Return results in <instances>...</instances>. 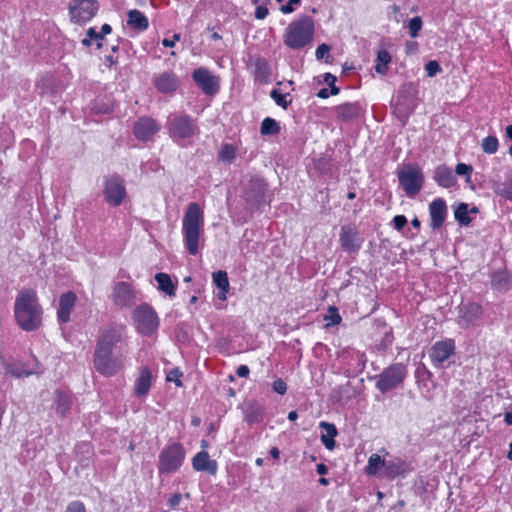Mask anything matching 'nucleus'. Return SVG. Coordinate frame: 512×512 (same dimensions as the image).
Wrapping results in <instances>:
<instances>
[{
  "label": "nucleus",
  "instance_id": "obj_1",
  "mask_svg": "<svg viewBox=\"0 0 512 512\" xmlns=\"http://www.w3.org/2000/svg\"><path fill=\"white\" fill-rule=\"evenodd\" d=\"M14 316L19 327L27 332L42 325L43 309L33 289L19 291L14 302Z\"/></svg>",
  "mask_w": 512,
  "mask_h": 512
},
{
  "label": "nucleus",
  "instance_id": "obj_2",
  "mask_svg": "<svg viewBox=\"0 0 512 512\" xmlns=\"http://www.w3.org/2000/svg\"><path fill=\"white\" fill-rule=\"evenodd\" d=\"M204 211L197 202H191L183 216V243L190 255H197L204 242Z\"/></svg>",
  "mask_w": 512,
  "mask_h": 512
},
{
  "label": "nucleus",
  "instance_id": "obj_3",
  "mask_svg": "<svg viewBox=\"0 0 512 512\" xmlns=\"http://www.w3.org/2000/svg\"><path fill=\"white\" fill-rule=\"evenodd\" d=\"M314 34L313 19L307 15L301 16L288 24L283 35V42L292 50H300L312 43Z\"/></svg>",
  "mask_w": 512,
  "mask_h": 512
},
{
  "label": "nucleus",
  "instance_id": "obj_4",
  "mask_svg": "<svg viewBox=\"0 0 512 512\" xmlns=\"http://www.w3.org/2000/svg\"><path fill=\"white\" fill-rule=\"evenodd\" d=\"M165 128L172 141L184 146L185 141H190L200 132L197 122L186 113H172L167 117Z\"/></svg>",
  "mask_w": 512,
  "mask_h": 512
},
{
  "label": "nucleus",
  "instance_id": "obj_5",
  "mask_svg": "<svg viewBox=\"0 0 512 512\" xmlns=\"http://www.w3.org/2000/svg\"><path fill=\"white\" fill-rule=\"evenodd\" d=\"M186 459V450L179 442L166 445L158 455L159 475H171L178 472Z\"/></svg>",
  "mask_w": 512,
  "mask_h": 512
},
{
  "label": "nucleus",
  "instance_id": "obj_6",
  "mask_svg": "<svg viewBox=\"0 0 512 512\" xmlns=\"http://www.w3.org/2000/svg\"><path fill=\"white\" fill-rule=\"evenodd\" d=\"M407 374L406 365L394 363L375 376V386L381 393L385 394L402 384Z\"/></svg>",
  "mask_w": 512,
  "mask_h": 512
},
{
  "label": "nucleus",
  "instance_id": "obj_7",
  "mask_svg": "<svg viewBox=\"0 0 512 512\" xmlns=\"http://www.w3.org/2000/svg\"><path fill=\"white\" fill-rule=\"evenodd\" d=\"M136 330L144 335L151 336L159 327V318L156 311L147 303L137 306L132 313Z\"/></svg>",
  "mask_w": 512,
  "mask_h": 512
},
{
  "label": "nucleus",
  "instance_id": "obj_8",
  "mask_svg": "<svg viewBox=\"0 0 512 512\" xmlns=\"http://www.w3.org/2000/svg\"><path fill=\"white\" fill-rule=\"evenodd\" d=\"M399 184L409 198H415L423 187L424 176L418 167L405 166L398 173Z\"/></svg>",
  "mask_w": 512,
  "mask_h": 512
},
{
  "label": "nucleus",
  "instance_id": "obj_9",
  "mask_svg": "<svg viewBox=\"0 0 512 512\" xmlns=\"http://www.w3.org/2000/svg\"><path fill=\"white\" fill-rule=\"evenodd\" d=\"M267 183L263 178L251 177L245 186L244 200L251 212L259 209L265 203Z\"/></svg>",
  "mask_w": 512,
  "mask_h": 512
},
{
  "label": "nucleus",
  "instance_id": "obj_10",
  "mask_svg": "<svg viewBox=\"0 0 512 512\" xmlns=\"http://www.w3.org/2000/svg\"><path fill=\"white\" fill-rule=\"evenodd\" d=\"M127 340V329L124 325L112 323L103 328L96 342V348L112 351L117 344Z\"/></svg>",
  "mask_w": 512,
  "mask_h": 512
},
{
  "label": "nucleus",
  "instance_id": "obj_11",
  "mask_svg": "<svg viewBox=\"0 0 512 512\" xmlns=\"http://www.w3.org/2000/svg\"><path fill=\"white\" fill-rule=\"evenodd\" d=\"M93 364L96 371L105 377L116 375L122 368L121 361L113 355L112 351L96 347L93 354Z\"/></svg>",
  "mask_w": 512,
  "mask_h": 512
},
{
  "label": "nucleus",
  "instance_id": "obj_12",
  "mask_svg": "<svg viewBox=\"0 0 512 512\" xmlns=\"http://www.w3.org/2000/svg\"><path fill=\"white\" fill-rule=\"evenodd\" d=\"M99 9L96 0H72L69 4L71 21L76 24H85L95 17Z\"/></svg>",
  "mask_w": 512,
  "mask_h": 512
},
{
  "label": "nucleus",
  "instance_id": "obj_13",
  "mask_svg": "<svg viewBox=\"0 0 512 512\" xmlns=\"http://www.w3.org/2000/svg\"><path fill=\"white\" fill-rule=\"evenodd\" d=\"M161 129V125L152 117L143 116L136 120L133 126V133L141 142H154L155 137Z\"/></svg>",
  "mask_w": 512,
  "mask_h": 512
},
{
  "label": "nucleus",
  "instance_id": "obj_14",
  "mask_svg": "<svg viewBox=\"0 0 512 512\" xmlns=\"http://www.w3.org/2000/svg\"><path fill=\"white\" fill-rule=\"evenodd\" d=\"M192 79L206 95H214L220 89V79L207 68L199 67L192 72Z\"/></svg>",
  "mask_w": 512,
  "mask_h": 512
},
{
  "label": "nucleus",
  "instance_id": "obj_15",
  "mask_svg": "<svg viewBox=\"0 0 512 512\" xmlns=\"http://www.w3.org/2000/svg\"><path fill=\"white\" fill-rule=\"evenodd\" d=\"M103 194L106 202L109 205L114 207L119 206L126 196V189L123 179L119 176H112L108 178L105 182Z\"/></svg>",
  "mask_w": 512,
  "mask_h": 512
},
{
  "label": "nucleus",
  "instance_id": "obj_16",
  "mask_svg": "<svg viewBox=\"0 0 512 512\" xmlns=\"http://www.w3.org/2000/svg\"><path fill=\"white\" fill-rule=\"evenodd\" d=\"M339 242L344 251L357 253L361 249L364 239L353 224H345L341 226Z\"/></svg>",
  "mask_w": 512,
  "mask_h": 512
},
{
  "label": "nucleus",
  "instance_id": "obj_17",
  "mask_svg": "<svg viewBox=\"0 0 512 512\" xmlns=\"http://www.w3.org/2000/svg\"><path fill=\"white\" fill-rule=\"evenodd\" d=\"M455 353V341L445 339L435 342L430 350L429 357L434 367L444 368L447 361Z\"/></svg>",
  "mask_w": 512,
  "mask_h": 512
},
{
  "label": "nucleus",
  "instance_id": "obj_18",
  "mask_svg": "<svg viewBox=\"0 0 512 512\" xmlns=\"http://www.w3.org/2000/svg\"><path fill=\"white\" fill-rule=\"evenodd\" d=\"M111 298L117 307L121 309L130 308L136 302V292L129 283L118 282L113 287Z\"/></svg>",
  "mask_w": 512,
  "mask_h": 512
},
{
  "label": "nucleus",
  "instance_id": "obj_19",
  "mask_svg": "<svg viewBox=\"0 0 512 512\" xmlns=\"http://www.w3.org/2000/svg\"><path fill=\"white\" fill-rule=\"evenodd\" d=\"M482 313V307L478 303L461 304L458 311V324L465 328L474 325L481 318Z\"/></svg>",
  "mask_w": 512,
  "mask_h": 512
},
{
  "label": "nucleus",
  "instance_id": "obj_20",
  "mask_svg": "<svg viewBox=\"0 0 512 512\" xmlns=\"http://www.w3.org/2000/svg\"><path fill=\"white\" fill-rule=\"evenodd\" d=\"M38 362L35 358H32L29 362H22L18 360H11L5 363V373L10 374L14 377H27L32 374L39 372Z\"/></svg>",
  "mask_w": 512,
  "mask_h": 512
},
{
  "label": "nucleus",
  "instance_id": "obj_21",
  "mask_svg": "<svg viewBox=\"0 0 512 512\" xmlns=\"http://www.w3.org/2000/svg\"><path fill=\"white\" fill-rule=\"evenodd\" d=\"M430 227L440 229L447 216V205L443 198H436L429 204Z\"/></svg>",
  "mask_w": 512,
  "mask_h": 512
},
{
  "label": "nucleus",
  "instance_id": "obj_22",
  "mask_svg": "<svg viewBox=\"0 0 512 512\" xmlns=\"http://www.w3.org/2000/svg\"><path fill=\"white\" fill-rule=\"evenodd\" d=\"M77 296L74 292L68 291L60 295L57 309V320L61 324L70 321L71 312L75 307Z\"/></svg>",
  "mask_w": 512,
  "mask_h": 512
},
{
  "label": "nucleus",
  "instance_id": "obj_23",
  "mask_svg": "<svg viewBox=\"0 0 512 512\" xmlns=\"http://www.w3.org/2000/svg\"><path fill=\"white\" fill-rule=\"evenodd\" d=\"M179 79L177 75L171 71H166L155 77L154 86L158 92L170 94L175 92L179 87Z\"/></svg>",
  "mask_w": 512,
  "mask_h": 512
},
{
  "label": "nucleus",
  "instance_id": "obj_24",
  "mask_svg": "<svg viewBox=\"0 0 512 512\" xmlns=\"http://www.w3.org/2000/svg\"><path fill=\"white\" fill-rule=\"evenodd\" d=\"M192 467L198 472H207L210 475H216L218 464L215 460L210 459L206 451H200L192 458Z\"/></svg>",
  "mask_w": 512,
  "mask_h": 512
},
{
  "label": "nucleus",
  "instance_id": "obj_25",
  "mask_svg": "<svg viewBox=\"0 0 512 512\" xmlns=\"http://www.w3.org/2000/svg\"><path fill=\"white\" fill-rule=\"evenodd\" d=\"M152 373L149 367L143 366L139 368L138 377L134 383V395L138 398L145 397L151 388Z\"/></svg>",
  "mask_w": 512,
  "mask_h": 512
},
{
  "label": "nucleus",
  "instance_id": "obj_26",
  "mask_svg": "<svg viewBox=\"0 0 512 512\" xmlns=\"http://www.w3.org/2000/svg\"><path fill=\"white\" fill-rule=\"evenodd\" d=\"M111 31L112 27L107 23L102 25L100 31H97L96 27H90L86 31V37L81 40V43L85 47H90L92 43L95 42L97 48L100 49L102 47L104 36L110 34Z\"/></svg>",
  "mask_w": 512,
  "mask_h": 512
},
{
  "label": "nucleus",
  "instance_id": "obj_27",
  "mask_svg": "<svg viewBox=\"0 0 512 512\" xmlns=\"http://www.w3.org/2000/svg\"><path fill=\"white\" fill-rule=\"evenodd\" d=\"M410 471L409 465L400 458L386 460L383 475L394 479L398 476H404Z\"/></svg>",
  "mask_w": 512,
  "mask_h": 512
},
{
  "label": "nucleus",
  "instance_id": "obj_28",
  "mask_svg": "<svg viewBox=\"0 0 512 512\" xmlns=\"http://www.w3.org/2000/svg\"><path fill=\"white\" fill-rule=\"evenodd\" d=\"M337 118L344 122H350L357 118L360 114V105L358 102H347L334 107Z\"/></svg>",
  "mask_w": 512,
  "mask_h": 512
},
{
  "label": "nucleus",
  "instance_id": "obj_29",
  "mask_svg": "<svg viewBox=\"0 0 512 512\" xmlns=\"http://www.w3.org/2000/svg\"><path fill=\"white\" fill-rule=\"evenodd\" d=\"M212 280L214 285L217 287V297L218 299L225 301L227 299V293L229 291V279L226 271L218 270L213 272Z\"/></svg>",
  "mask_w": 512,
  "mask_h": 512
},
{
  "label": "nucleus",
  "instance_id": "obj_30",
  "mask_svg": "<svg viewBox=\"0 0 512 512\" xmlns=\"http://www.w3.org/2000/svg\"><path fill=\"white\" fill-rule=\"evenodd\" d=\"M127 17V25L134 30L145 31L149 26L148 18L137 9L128 11Z\"/></svg>",
  "mask_w": 512,
  "mask_h": 512
},
{
  "label": "nucleus",
  "instance_id": "obj_31",
  "mask_svg": "<svg viewBox=\"0 0 512 512\" xmlns=\"http://www.w3.org/2000/svg\"><path fill=\"white\" fill-rule=\"evenodd\" d=\"M434 180L439 186L444 188H450L456 183V177L451 169L446 166H439L436 168Z\"/></svg>",
  "mask_w": 512,
  "mask_h": 512
},
{
  "label": "nucleus",
  "instance_id": "obj_32",
  "mask_svg": "<svg viewBox=\"0 0 512 512\" xmlns=\"http://www.w3.org/2000/svg\"><path fill=\"white\" fill-rule=\"evenodd\" d=\"M252 65L255 79L260 82H267L271 75L268 61L265 58L256 57Z\"/></svg>",
  "mask_w": 512,
  "mask_h": 512
},
{
  "label": "nucleus",
  "instance_id": "obj_33",
  "mask_svg": "<svg viewBox=\"0 0 512 512\" xmlns=\"http://www.w3.org/2000/svg\"><path fill=\"white\" fill-rule=\"evenodd\" d=\"M72 398L71 395L64 391H58L55 400V411L61 417L68 414L71 409Z\"/></svg>",
  "mask_w": 512,
  "mask_h": 512
},
{
  "label": "nucleus",
  "instance_id": "obj_34",
  "mask_svg": "<svg viewBox=\"0 0 512 512\" xmlns=\"http://www.w3.org/2000/svg\"><path fill=\"white\" fill-rule=\"evenodd\" d=\"M320 427L324 429L325 434H322L321 441L323 445L332 450L335 447L334 437L337 435V429L334 424L328 422H320Z\"/></svg>",
  "mask_w": 512,
  "mask_h": 512
},
{
  "label": "nucleus",
  "instance_id": "obj_35",
  "mask_svg": "<svg viewBox=\"0 0 512 512\" xmlns=\"http://www.w3.org/2000/svg\"><path fill=\"white\" fill-rule=\"evenodd\" d=\"M155 281L158 284V289L165 292L168 296L173 297L176 294V287L172 282L171 277L166 273H157Z\"/></svg>",
  "mask_w": 512,
  "mask_h": 512
},
{
  "label": "nucleus",
  "instance_id": "obj_36",
  "mask_svg": "<svg viewBox=\"0 0 512 512\" xmlns=\"http://www.w3.org/2000/svg\"><path fill=\"white\" fill-rule=\"evenodd\" d=\"M386 460L382 459L379 454H371L368 459V464L365 467V473L369 476H376L379 474L381 468L384 469Z\"/></svg>",
  "mask_w": 512,
  "mask_h": 512
},
{
  "label": "nucleus",
  "instance_id": "obj_37",
  "mask_svg": "<svg viewBox=\"0 0 512 512\" xmlns=\"http://www.w3.org/2000/svg\"><path fill=\"white\" fill-rule=\"evenodd\" d=\"M391 62V55L386 50H380L377 53L375 71L378 74L385 75L388 72V64Z\"/></svg>",
  "mask_w": 512,
  "mask_h": 512
},
{
  "label": "nucleus",
  "instance_id": "obj_38",
  "mask_svg": "<svg viewBox=\"0 0 512 512\" xmlns=\"http://www.w3.org/2000/svg\"><path fill=\"white\" fill-rule=\"evenodd\" d=\"M281 130L279 123L270 117H266L263 119L260 126V133L263 136L268 135H277Z\"/></svg>",
  "mask_w": 512,
  "mask_h": 512
},
{
  "label": "nucleus",
  "instance_id": "obj_39",
  "mask_svg": "<svg viewBox=\"0 0 512 512\" xmlns=\"http://www.w3.org/2000/svg\"><path fill=\"white\" fill-rule=\"evenodd\" d=\"M236 158V148L229 143H225L221 146L218 159L224 163L231 164Z\"/></svg>",
  "mask_w": 512,
  "mask_h": 512
},
{
  "label": "nucleus",
  "instance_id": "obj_40",
  "mask_svg": "<svg viewBox=\"0 0 512 512\" xmlns=\"http://www.w3.org/2000/svg\"><path fill=\"white\" fill-rule=\"evenodd\" d=\"M411 88V85H409L408 87H403L399 93H398V96L395 100V105H396V108L397 109H401V110H404L406 112H412L413 109H414V105L409 103L407 97H406V92L408 91V89Z\"/></svg>",
  "mask_w": 512,
  "mask_h": 512
},
{
  "label": "nucleus",
  "instance_id": "obj_41",
  "mask_svg": "<svg viewBox=\"0 0 512 512\" xmlns=\"http://www.w3.org/2000/svg\"><path fill=\"white\" fill-rule=\"evenodd\" d=\"M481 148L483 152L487 154H494L497 152L499 148V141L498 138L494 135H489L485 138H483L481 142Z\"/></svg>",
  "mask_w": 512,
  "mask_h": 512
},
{
  "label": "nucleus",
  "instance_id": "obj_42",
  "mask_svg": "<svg viewBox=\"0 0 512 512\" xmlns=\"http://www.w3.org/2000/svg\"><path fill=\"white\" fill-rule=\"evenodd\" d=\"M455 219L464 226H467L471 219L469 217V210H468V204L461 203L459 206L455 209L454 212Z\"/></svg>",
  "mask_w": 512,
  "mask_h": 512
},
{
  "label": "nucleus",
  "instance_id": "obj_43",
  "mask_svg": "<svg viewBox=\"0 0 512 512\" xmlns=\"http://www.w3.org/2000/svg\"><path fill=\"white\" fill-rule=\"evenodd\" d=\"M324 320L326 321V327H330L340 324L342 317L335 306H329L327 313L324 315Z\"/></svg>",
  "mask_w": 512,
  "mask_h": 512
},
{
  "label": "nucleus",
  "instance_id": "obj_44",
  "mask_svg": "<svg viewBox=\"0 0 512 512\" xmlns=\"http://www.w3.org/2000/svg\"><path fill=\"white\" fill-rule=\"evenodd\" d=\"M289 94H283L278 89H273L270 92V97L275 101V103L282 107L283 109H287L288 106L291 104V100H287V97Z\"/></svg>",
  "mask_w": 512,
  "mask_h": 512
},
{
  "label": "nucleus",
  "instance_id": "obj_45",
  "mask_svg": "<svg viewBox=\"0 0 512 512\" xmlns=\"http://www.w3.org/2000/svg\"><path fill=\"white\" fill-rule=\"evenodd\" d=\"M492 285L497 289H506L508 287V276L504 272H496L492 276Z\"/></svg>",
  "mask_w": 512,
  "mask_h": 512
},
{
  "label": "nucleus",
  "instance_id": "obj_46",
  "mask_svg": "<svg viewBox=\"0 0 512 512\" xmlns=\"http://www.w3.org/2000/svg\"><path fill=\"white\" fill-rule=\"evenodd\" d=\"M495 192L505 198L506 200H509L512 202V181L508 182V183H503L501 185H499Z\"/></svg>",
  "mask_w": 512,
  "mask_h": 512
},
{
  "label": "nucleus",
  "instance_id": "obj_47",
  "mask_svg": "<svg viewBox=\"0 0 512 512\" xmlns=\"http://www.w3.org/2000/svg\"><path fill=\"white\" fill-rule=\"evenodd\" d=\"M422 28V19L419 16L413 17L409 21V31L411 37H416L418 35V32Z\"/></svg>",
  "mask_w": 512,
  "mask_h": 512
},
{
  "label": "nucleus",
  "instance_id": "obj_48",
  "mask_svg": "<svg viewBox=\"0 0 512 512\" xmlns=\"http://www.w3.org/2000/svg\"><path fill=\"white\" fill-rule=\"evenodd\" d=\"M425 70L429 77H434L435 75L442 71V68L437 61L431 60L428 63H426Z\"/></svg>",
  "mask_w": 512,
  "mask_h": 512
},
{
  "label": "nucleus",
  "instance_id": "obj_49",
  "mask_svg": "<svg viewBox=\"0 0 512 512\" xmlns=\"http://www.w3.org/2000/svg\"><path fill=\"white\" fill-rule=\"evenodd\" d=\"M182 376V372L178 369H172L166 377V380L168 382H174L177 387H182V382L180 380V377Z\"/></svg>",
  "mask_w": 512,
  "mask_h": 512
},
{
  "label": "nucleus",
  "instance_id": "obj_50",
  "mask_svg": "<svg viewBox=\"0 0 512 512\" xmlns=\"http://www.w3.org/2000/svg\"><path fill=\"white\" fill-rule=\"evenodd\" d=\"M301 4V0H288L287 4L282 5L280 11L283 14H290L296 10V7Z\"/></svg>",
  "mask_w": 512,
  "mask_h": 512
},
{
  "label": "nucleus",
  "instance_id": "obj_51",
  "mask_svg": "<svg viewBox=\"0 0 512 512\" xmlns=\"http://www.w3.org/2000/svg\"><path fill=\"white\" fill-rule=\"evenodd\" d=\"M267 4L268 3H264L262 2L261 4L259 3L258 5H255L256 6V9H255V18L256 19H259V20H262V19H265L269 13L268 11V8H267Z\"/></svg>",
  "mask_w": 512,
  "mask_h": 512
},
{
  "label": "nucleus",
  "instance_id": "obj_52",
  "mask_svg": "<svg viewBox=\"0 0 512 512\" xmlns=\"http://www.w3.org/2000/svg\"><path fill=\"white\" fill-rule=\"evenodd\" d=\"M330 46L328 44H320L317 49H316V52H315V56H316V59L317 60H322L324 59L325 56H327V58H329V52H330Z\"/></svg>",
  "mask_w": 512,
  "mask_h": 512
},
{
  "label": "nucleus",
  "instance_id": "obj_53",
  "mask_svg": "<svg viewBox=\"0 0 512 512\" xmlns=\"http://www.w3.org/2000/svg\"><path fill=\"white\" fill-rule=\"evenodd\" d=\"M118 49V46H113L112 54L105 56V63L109 68L115 67L119 63L118 57L115 56V53L118 51Z\"/></svg>",
  "mask_w": 512,
  "mask_h": 512
},
{
  "label": "nucleus",
  "instance_id": "obj_54",
  "mask_svg": "<svg viewBox=\"0 0 512 512\" xmlns=\"http://www.w3.org/2000/svg\"><path fill=\"white\" fill-rule=\"evenodd\" d=\"M65 512H86V508L81 501H72L67 505Z\"/></svg>",
  "mask_w": 512,
  "mask_h": 512
},
{
  "label": "nucleus",
  "instance_id": "obj_55",
  "mask_svg": "<svg viewBox=\"0 0 512 512\" xmlns=\"http://www.w3.org/2000/svg\"><path fill=\"white\" fill-rule=\"evenodd\" d=\"M392 223H393L394 229H396L397 231L400 232L406 226L407 218L404 215H396L393 218Z\"/></svg>",
  "mask_w": 512,
  "mask_h": 512
},
{
  "label": "nucleus",
  "instance_id": "obj_56",
  "mask_svg": "<svg viewBox=\"0 0 512 512\" xmlns=\"http://www.w3.org/2000/svg\"><path fill=\"white\" fill-rule=\"evenodd\" d=\"M272 388L274 392L280 395H284L287 391V385L282 379L275 380L272 384Z\"/></svg>",
  "mask_w": 512,
  "mask_h": 512
},
{
  "label": "nucleus",
  "instance_id": "obj_57",
  "mask_svg": "<svg viewBox=\"0 0 512 512\" xmlns=\"http://www.w3.org/2000/svg\"><path fill=\"white\" fill-rule=\"evenodd\" d=\"M472 170H473L472 166L471 165H467L465 163H458L456 165V168H455V172L458 175L470 176V174L472 173Z\"/></svg>",
  "mask_w": 512,
  "mask_h": 512
},
{
  "label": "nucleus",
  "instance_id": "obj_58",
  "mask_svg": "<svg viewBox=\"0 0 512 512\" xmlns=\"http://www.w3.org/2000/svg\"><path fill=\"white\" fill-rule=\"evenodd\" d=\"M179 40H180V34H174V35H173V39H171V40H170V39L165 38V39H163L162 44H163V46H165V47H170V48H172V47H174V46H175V43H176L177 41H179Z\"/></svg>",
  "mask_w": 512,
  "mask_h": 512
},
{
  "label": "nucleus",
  "instance_id": "obj_59",
  "mask_svg": "<svg viewBox=\"0 0 512 512\" xmlns=\"http://www.w3.org/2000/svg\"><path fill=\"white\" fill-rule=\"evenodd\" d=\"M249 373H250L249 367L246 365H240L236 371V374L242 378L247 377L249 375Z\"/></svg>",
  "mask_w": 512,
  "mask_h": 512
},
{
  "label": "nucleus",
  "instance_id": "obj_60",
  "mask_svg": "<svg viewBox=\"0 0 512 512\" xmlns=\"http://www.w3.org/2000/svg\"><path fill=\"white\" fill-rule=\"evenodd\" d=\"M181 499H182L181 494L175 493L169 498V505L171 507H175V506L179 505V503L181 502Z\"/></svg>",
  "mask_w": 512,
  "mask_h": 512
},
{
  "label": "nucleus",
  "instance_id": "obj_61",
  "mask_svg": "<svg viewBox=\"0 0 512 512\" xmlns=\"http://www.w3.org/2000/svg\"><path fill=\"white\" fill-rule=\"evenodd\" d=\"M324 81L328 84V86L330 87L331 85H334L335 82L337 81V78L335 75L331 74V73H325L324 75Z\"/></svg>",
  "mask_w": 512,
  "mask_h": 512
},
{
  "label": "nucleus",
  "instance_id": "obj_62",
  "mask_svg": "<svg viewBox=\"0 0 512 512\" xmlns=\"http://www.w3.org/2000/svg\"><path fill=\"white\" fill-rule=\"evenodd\" d=\"M316 472L319 475H325L328 472V467L324 463H319L316 466Z\"/></svg>",
  "mask_w": 512,
  "mask_h": 512
},
{
  "label": "nucleus",
  "instance_id": "obj_63",
  "mask_svg": "<svg viewBox=\"0 0 512 512\" xmlns=\"http://www.w3.org/2000/svg\"><path fill=\"white\" fill-rule=\"evenodd\" d=\"M330 96V92L328 88H322L317 92V97L326 99Z\"/></svg>",
  "mask_w": 512,
  "mask_h": 512
},
{
  "label": "nucleus",
  "instance_id": "obj_64",
  "mask_svg": "<svg viewBox=\"0 0 512 512\" xmlns=\"http://www.w3.org/2000/svg\"><path fill=\"white\" fill-rule=\"evenodd\" d=\"M506 137L512 140V125H508L505 129Z\"/></svg>",
  "mask_w": 512,
  "mask_h": 512
}]
</instances>
